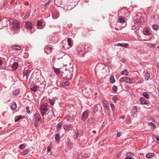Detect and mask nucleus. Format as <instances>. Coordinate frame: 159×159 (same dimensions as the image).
Segmentation results:
<instances>
[{"label":"nucleus","mask_w":159,"mask_h":159,"mask_svg":"<svg viewBox=\"0 0 159 159\" xmlns=\"http://www.w3.org/2000/svg\"><path fill=\"white\" fill-rule=\"evenodd\" d=\"M47 104L41 105L40 111L42 116L45 115L46 112L48 110V109L47 108Z\"/></svg>","instance_id":"f257e3e1"},{"label":"nucleus","mask_w":159,"mask_h":159,"mask_svg":"<svg viewBox=\"0 0 159 159\" xmlns=\"http://www.w3.org/2000/svg\"><path fill=\"white\" fill-rule=\"evenodd\" d=\"M123 81H125L128 83L131 84L134 82V80L131 79L128 77H123L121 78L120 80V82L122 83Z\"/></svg>","instance_id":"f03ea898"},{"label":"nucleus","mask_w":159,"mask_h":159,"mask_svg":"<svg viewBox=\"0 0 159 159\" xmlns=\"http://www.w3.org/2000/svg\"><path fill=\"white\" fill-rule=\"evenodd\" d=\"M134 19L136 22L138 24H140L143 22V19L142 18L141 14H136V16L134 17Z\"/></svg>","instance_id":"7ed1b4c3"},{"label":"nucleus","mask_w":159,"mask_h":159,"mask_svg":"<svg viewBox=\"0 0 159 159\" xmlns=\"http://www.w3.org/2000/svg\"><path fill=\"white\" fill-rule=\"evenodd\" d=\"M12 27L15 30H18L20 28V24L17 20H15L13 21Z\"/></svg>","instance_id":"20e7f679"},{"label":"nucleus","mask_w":159,"mask_h":159,"mask_svg":"<svg viewBox=\"0 0 159 159\" xmlns=\"http://www.w3.org/2000/svg\"><path fill=\"white\" fill-rule=\"evenodd\" d=\"M88 111H86L84 112L82 116V120H85L88 117Z\"/></svg>","instance_id":"39448f33"},{"label":"nucleus","mask_w":159,"mask_h":159,"mask_svg":"<svg viewBox=\"0 0 159 159\" xmlns=\"http://www.w3.org/2000/svg\"><path fill=\"white\" fill-rule=\"evenodd\" d=\"M143 32L145 35H150L151 34L150 30L148 28H145L143 30Z\"/></svg>","instance_id":"423d86ee"},{"label":"nucleus","mask_w":159,"mask_h":159,"mask_svg":"<svg viewBox=\"0 0 159 159\" xmlns=\"http://www.w3.org/2000/svg\"><path fill=\"white\" fill-rule=\"evenodd\" d=\"M44 24L43 20H38L37 24V25L38 26V29H41L42 28L40 27V26L43 25Z\"/></svg>","instance_id":"0eeeda50"},{"label":"nucleus","mask_w":159,"mask_h":159,"mask_svg":"<svg viewBox=\"0 0 159 159\" xmlns=\"http://www.w3.org/2000/svg\"><path fill=\"white\" fill-rule=\"evenodd\" d=\"M26 27L27 29L31 30L33 28V25L32 23L30 22H26L25 24Z\"/></svg>","instance_id":"6e6552de"},{"label":"nucleus","mask_w":159,"mask_h":159,"mask_svg":"<svg viewBox=\"0 0 159 159\" xmlns=\"http://www.w3.org/2000/svg\"><path fill=\"white\" fill-rule=\"evenodd\" d=\"M34 119L36 121L40 122L41 121V119L40 117L39 114L38 113H36L34 115Z\"/></svg>","instance_id":"1a4fd4ad"},{"label":"nucleus","mask_w":159,"mask_h":159,"mask_svg":"<svg viewBox=\"0 0 159 159\" xmlns=\"http://www.w3.org/2000/svg\"><path fill=\"white\" fill-rule=\"evenodd\" d=\"M81 130H77L74 133V136L75 138V139H77L78 138V136L79 135L81 134Z\"/></svg>","instance_id":"9d476101"},{"label":"nucleus","mask_w":159,"mask_h":159,"mask_svg":"<svg viewBox=\"0 0 159 159\" xmlns=\"http://www.w3.org/2000/svg\"><path fill=\"white\" fill-rule=\"evenodd\" d=\"M132 112L135 115L137 112V107L135 106H133L132 107Z\"/></svg>","instance_id":"9b49d317"},{"label":"nucleus","mask_w":159,"mask_h":159,"mask_svg":"<svg viewBox=\"0 0 159 159\" xmlns=\"http://www.w3.org/2000/svg\"><path fill=\"white\" fill-rule=\"evenodd\" d=\"M12 49L16 51H19L21 50V47L19 45H15L12 47Z\"/></svg>","instance_id":"f8f14e48"},{"label":"nucleus","mask_w":159,"mask_h":159,"mask_svg":"<svg viewBox=\"0 0 159 159\" xmlns=\"http://www.w3.org/2000/svg\"><path fill=\"white\" fill-rule=\"evenodd\" d=\"M155 156V154L153 153H149L146 155V157L148 158H151Z\"/></svg>","instance_id":"ddd939ff"},{"label":"nucleus","mask_w":159,"mask_h":159,"mask_svg":"<svg viewBox=\"0 0 159 159\" xmlns=\"http://www.w3.org/2000/svg\"><path fill=\"white\" fill-rule=\"evenodd\" d=\"M116 45L117 46H121L125 48H128L129 46L128 43L122 44L119 43L117 44Z\"/></svg>","instance_id":"4468645a"},{"label":"nucleus","mask_w":159,"mask_h":159,"mask_svg":"<svg viewBox=\"0 0 159 159\" xmlns=\"http://www.w3.org/2000/svg\"><path fill=\"white\" fill-rule=\"evenodd\" d=\"M12 110H15L16 108V103H12L10 106Z\"/></svg>","instance_id":"2eb2a0df"},{"label":"nucleus","mask_w":159,"mask_h":159,"mask_svg":"<svg viewBox=\"0 0 159 159\" xmlns=\"http://www.w3.org/2000/svg\"><path fill=\"white\" fill-rule=\"evenodd\" d=\"M118 20L119 22L120 23H124L125 22L124 17L121 16L119 17Z\"/></svg>","instance_id":"dca6fc26"},{"label":"nucleus","mask_w":159,"mask_h":159,"mask_svg":"<svg viewBox=\"0 0 159 159\" xmlns=\"http://www.w3.org/2000/svg\"><path fill=\"white\" fill-rule=\"evenodd\" d=\"M18 63L17 62H14L12 66V68L13 69V70H16L18 67Z\"/></svg>","instance_id":"f3484780"},{"label":"nucleus","mask_w":159,"mask_h":159,"mask_svg":"<svg viewBox=\"0 0 159 159\" xmlns=\"http://www.w3.org/2000/svg\"><path fill=\"white\" fill-rule=\"evenodd\" d=\"M121 75H124L125 76H127L128 75V72L126 69H125L123 71L121 72Z\"/></svg>","instance_id":"a211bd4d"},{"label":"nucleus","mask_w":159,"mask_h":159,"mask_svg":"<svg viewBox=\"0 0 159 159\" xmlns=\"http://www.w3.org/2000/svg\"><path fill=\"white\" fill-rule=\"evenodd\" d=\"M140 103L142 104H146L147 105L148 103V101H147L146 100H139Z\"/></svg>","instance_id":"6ab92c4d"},{"label":"nucleus","mask_w":159,"mask_h":159,"mask_svg":"<svg viewBox=\"0 0 159 159\" xmlns=\"http://www.w3.org/2000/svg\"><path fill=\"white\" fill-rule=\"evenodd\" d=\"M150 74L149 73H146L144 75V78L146 80H148L150 77Z\"/></svg>","instance_id":"aec40b11"},{"label":"nucleus","mask_w":159,"mask_h":159,"mask_svg":"<svg viewBox=\"0 0 159 159\" xmlns=\"http://www.w3.org/2000/svg\"><path fill=\"white\" fill-rule=\"evenodd\" d=\"M30 89L33 91H35L37 90V87L35 85H33L31 86Z\"/></svg>","instance_id":"412c9836"},{"label":"nucleus","mask_w":159,"mask_h":159,"mask_svg":"<svg viewBox=\"0 0 159 159\" xmlns=\"http://www.w3.org/2000/svg\"><path fill=\"white\" fill-rule=\"evenodd\" d=\"M54 70L56 74H58L60 72V70L59 68H54L53 69Z\"/></svg>","instance_id":"4be33fe9"},{"label":"nucleus","mask_w":159,"mask_h":159,"mask_svg":"<svg viewBox=\"0 0 159 159\" xmlns=\"http://www.w3.org/2000/svg\"><path fill=\"white\" fill-rule=\"evenodd\" d=\"M110 80L111 83H113L115 81L114 77L113 75H112L110 77Z\"/></svg>","instance_id":"5701e85b"},{"label":"nucleus","mask_w":159,"mask_h":159,"mask_svg":"<svg viewBox=\"0 0 159 159\" xmlns=\"http://www.w3.org/2000/svg\"><path fill=\"white\" fill-rule=\"evenodd\" d=\"M20 91L19 89H16L13 91V93L14 95H18L20 93Z\"/></svg>","instance_id":"b1692460"},{"label":"nucleus","mask_w":159,"mask_h":159,"mask_svg":"<svg viewBox=\"0 0 159 159\" xmlns=\"http://www.w3.org/2000/svg\"><path fill=\"white\" fill-rule=\"evenodd\" d=\"M143 95L146 98H149V95L146 92H144L143 94Z\"/></svg>","instance_id":"393cba45"},{"label":"nucleus","mask_w":159,"mask_h":159,"mask_svg":"<svg viewBox=\"0 0 159 159\" xmlns=\"http://www.w3.org/2000/svg\"><path fill=\"white\" fill-rule=\"evenodd\" d=\"M133 155L134 154L132 152H128L126 154V157H133Z\"/></svg>","instance_id":"a878e982"},{"label":"nucleus","mask_w":159,"mask_h":159,"mask_svg":"<svg viewBox=\"0 0 159 159\" xmlns=\"http://www.w3.org/2000/svg\"><path fill=\"white\" fill-rule=\"evenodd\" d=\"M55 139L57 141H59L60 137L58 134H57L55 136Z\"/></svg>","instance_id":"bb28decb"},{"label":"nucleus","mask_w":159,"mask_h":159,"mask_svg":"<svg viewBox=\"0 0 159 159\" xmlns=\"http://www.w3.org/2000/svg\"><path fill=\"white\" fill-rule=\"evenodd\" d=\"M62 125V123H59L57 125V129H59L61 127Z\"/></svg>","instance_id":"cd10ccee"},{"label":"nucleus","mask_w":159,"mask_h":159,"mask_svg":"<svg viewBox=\"0 0 159 159\" xmlns=\"http://www.w3.org/2000/svg\"><path fill=\"white\" fill-rule=\"evenodd\" d=\"M25 144H24L19 145V148L21 149H24L25 148Z\"/></svg>","instance_id":"c85d7f7f"},{"label":"nucleus","mask_w":159,"mask_h":159,"mask_svg":"<svg viewBox=\"0 0 159 159\" xmlns=\"http://www.w3.org/2000/svg\"><path fill=\"white\" fill-rule=\"evenodd\" d=\"M16 117L15 119V121L16 122H18L22 118V117L21 115L19 116L16 119Z\"/></svg>","instance_id":"c756f323"},{"label":"nucleus","mask_w":159,"mask_h":159,"mask_svg":"<svg viewBox=\"0 0 159 159\" xmlns=\"http://www.w3.org/2000/svg\"><path fill=\"white\" fill-rule=\"evenodd\" d=\"M88 121L89 123H91V124H92L93 123L94 120L93 118H89V119Z\"/></svg>","instance_id":"7c9ffc66"},{"label":"nucleus","mask_w":159,"mask_h":159,"mask_svg":"<svg viewBox=\"0 0 159 159\" xmlns=\"http://www.w3.org/2000/svg\"><path fill=\"white\" fill-rule=\"evenodd\" d=\"M159 27L157 25H154L152 26V28L154 30H157L159 28Z\"/></svg>","instance_id":"2f4dec72"},{"label":"nucleus","mask_w":159,"mask_h":159,"mask_svg":"<svg viewBox=\"0 0 159 159\" xmlns=\"http://www.w3.org/2000/svg\"><path fill=\"white\" fill-rule=\"evenodd\" d=\"M46 49H48V50H49V52L50 53H51L52 52V47H50L49 46H48L47 47Z\"/></svg>","instance_id":"473e14b6"},{"label":"nucleus","mask_w":159,"mask_h":159,"mask_svg":"<svg viewBox=\"0 0 159 159\" xmlns=\"http://www.w3.org/2000/svg\"><path fill=\"white\" fill-rule=\"evenodd\" d=\"M93 110L95 112L98 111V107L97 105H95L94 106Z\"/></svg>","instance_id":"72a5a7b5"},{"label":"nucleus","mask_w":159,"mask_h":159,"mask_svg":"<svg viewBox=\"0 0 159 159\" xmlns=\"http://www.w3.org/2000/svg\"><path fill=\"white\" fill-rule=\"evenodd\" d=\"M67 42H68V44L70 46H72L71 43V39L70 38H68Z\"/></svg>","instance_id":"f704fd0d"},{"label":"nucleus","mask_w":159,"mask_h":159,"mask_svg":"<svg viewBox=\"0 0 159 159\" xmlns=\"http://www.w3.org/2000/svg\"><path fill=\"white\" fill-rule=\"evenodd\" d=\"M28 151L26 150H24L23 152L21 153L22 155H25L27 154Z\"/></svg>","instance_id":"c9c22d12"},{"label":"nucleus","mask_w":159,"mask_h":159,"mask_svg":"<svg viewBox=\"0 0 159 159\" xmlns=\"http://www.w3.org/2000/svg\"><path fill=\"white\" fill-rule=\"evenodd\" d=\"M117 87L115 85L113 86L112 88V90L115 92H116L117 90Z\"/></svg>","instance_id":"e433bc0d"},{"label":"nucleus","mask_w":159,"mask_h":159,"mask_svg":"<svg viewBox=\"0 0 159 159\" xmlns=\"http://www.w3.org/2000/svg\"><path fill=\"white\" fill-rule=\"evenodd\" d=\"M70 128V126L69 125H67L65 126L64 127V129L66 130H69V129Z\"/></svg>","instance_id":"4c0bfd02"},{"label":"nucleus","mask_w":159,"mask_h":159,"mask_svg":"<svg viewBox=\"0 0 159 159\" xmlns=\"http://www.w3.org/2000/svg\"><path fill=\"white\" fill-rule=\"evenodd\" d=\"M51 147L50 146H49L47 148V152L48 153L49 152L51 151Z\"/></svg>","instance_id":"58836bf2"},{"label":"nucleus","mask_w":159,"mask_h":159,"mask_svg":"<svg viewBox=\"0 0 159 159\" xmlns=\"http://www.w3.org/2000/svg\"><path fill=\"white\" fill-rule=\"evenodd\" d=\"M68 120L70 122H73L74 120V119L71 117H69L68 118Z\"/></svg>","instance_id":"ea45409f"},{"label":"nucleus","mask_w":159,"mask_h":159,"mask_svg":"<svg viewBox=\"0 0 159 159\" xmlns=\"http://www.w3.org/2000/svg\"><path fill=\"white\" fill-rule=\"evenodd\" d=\"M148 46H150L152 47H154L155 45L153 43H149V44Z\"/></svg>","instance_id":"a19ab883"},{"label":"nucleus","mask_w":159,"mask_h":159,"mask_svg":"<svg viewBox=\"0 0 159 159\" xmlns=\"http://www.w3.org/2000/svg\"><path fill=\"white\" fill-rule=\"evenodd\" d=\"M110 105H111V109H112V110H113V109L114 108V104L111 103Z\"/></svg>","instance_id":"79ce46f5"},{"label":"nucleus","mask_w":159,"mask_h":159,"mask_svg":"<svg viewBox=\"0 0 159 159\" xmlns=\"http://www.w3.org/2000/svg\"><path fill=\"white\" fill-rule=\"evenodd\" d=\"M121 134V132H118L117 134V137H120V136Z\"/></svg>","instance_id":"37998d69"},{"label":"nucleus","mask_w":159,"mask_h":159,"mask_svg":"<svg viewBox=\"0 0 159 159\" xmlns=\"http://www.w3.org/2000/svg\"><path fill=\"white\" fill-rule=\"evenodd\" d=\"M49 100L50 102L51 105H53L54 104V102H53V101L52 100Z\"/></svg>","instance_id":"c03bdc74"},{"label":"nucleus","mask_w":159,"mask_h":159,"mask_svg":"<svg viewBox=\"0 0 159 159\" xmlns=\"http://www.w3.org/2000/svg\"><path fill=\"white\" fill-rule=\"evenodd\" d=\"M69 84V82L68 81H66L65 82V84L66 85H68Z\"/></svg>","instance_id":"a18cd8bd"},{"label":"nucleus","mask_w":159,"mask_h":159,"mask_svg":"<svg viewBox=\"0 0 159 159\" xmlns=\"http://www.w3.org/2000/svg\"><path fill=\"white\" fill-rule=\"evenodd\" d=\"M155 137L156 140L157 141H159V137H158L157 136H156Z\"/></svg>","instance_id":"49530a36"},{"label":"nucleus","mask_w":159,"mask_h":159,"mask_svg":"<svg viewBox=\"0 0 159 159\" xmlns=\"http://www.w3.org/2000/svg\"><path fill=\"white\" fill-rule=\"evenodd\" d=\"M125 159H134V158L131 157H126Z\"/></svg>","instance_id":"de8ad7c7"},{"label":"nucleus","mask_w":159,"mask_h":159,"mask_svg":"<svg viewBox=\"0 0 159 159\" xmlns=\"http://www.w3.org/2000/svg\"><path fill=\"white\" fill-rule=\"evenodd\" d=\"M112 99H117V98L116 96H115L113 97Z\"/></svg>","instance_id":"09e8293b"},{"label":"nucleus","mask_w":159,"mask_h":159,"mask_svg":"<svg viewBox=\"0 0 159 159\" xmlns=\"http://www.w3.org/2000/svg\"><path fill=\"white\" fill-rule=\"evenodd\" d=\"M3 63V62L2 60L0 59V66Z\"/></svg>","instance_id":"8fccbe9b"},{"label":"nucleus","mask_w":159,"mask_h":159,"mask_svg":"<svg viewBox=\"0 0 159 159\" xmlns=\"http://www.w3.org/2000/svg\"><path fill=\"white\" fill-rule=\"evenodd\" d=\"M125 116H121L120 117V118H121V119H125Z\"/></svg>","instance_id":"3c124183"},{"label":"nucleus","mask_w":159,"mask_h":159,"mask_svg":"<svg viewBox=\"0 0 159 159\" xmlns=\"http://www.w3.org/2000/svg\"><path fill=\"white\" fill-rule=\"evenodd\" d=\"M26 110H29V107L28 106H27L26 107Z\"/></svg>","instance_id":"603ef678"},{"label":"nucleus","mask_w":159,"mask_h":159,"mask_svg":"<svg viewBox=\"0 0 159 159\" xmlns=\"http://www.w3.org/2000/svg\"><path fill=\"white\" fill-rule=\"evenodd\" d=\"M30 110H27V113L28 114H29L30 113Z\"/></svg>","instance_id":"864d4df0"},{"label":"nucleus","mask_w":159,"mask_h":159,"mask_svg":"<svg viewBox=\"0 0 159 159\" xmlns=\"http://www.w3.org/2000/svg\"><path fill=\"white\" fill-rule=\"evenodd\" d=\"M92 132L93 133H95L96 132V131L94 130H93L92 131Z\"/></svg>","instance_id":"5fc2aeb1"},{"label":"nucleus","mask_w":159,"mask_h":159,"mask_svg":"<svg viewBox=\"0 0 159 159\" xmlns=\"http://www.w3.org/2000/svg\"><path fill=\"white\" fill-rule=\"evenodd\" d=\"M125 61H126V60H125V59H123L122 60V62H125Z\"/></svg>","instance_id":"6e6d98bb"},{"label":"nucleus","mask_w":159,"mask_h":159,"mask_svg":"<svg viewBox=\"0 0 159 159\" xmlns=\"http://www.w3.org/2000/svg\"><path fill=\"white\" fill-rule=\"evenodd\" d=\"M140 99H144V98L143 97H141V98H140Z\"/></svg>","instance_id":"4d7b16f0"},{"label":"nucleus","mask_w":159,"mask_h":159,"mask_svg":"<svg viewBox=\"0 0 159 159\" xmlns=\"http://www.w3.org/2000/svg\"><path fill=\"white\" fill-rule=\"evenodd\" d=\"M48 4V3H47L46 4H45V5H47Z\"/></svg>","instance_id":"13d9d810"},{"label":"nucleus","mask_w":159,"mask_h":159,"mask_svg":"<svg viewBox=\"0 0 159 159\" xmlns=\"http://www.w3.org/2000/svg\"><path fill=\"white\" fill-rule=\"evenodd\" d=\"M153 125H154V124L152 123V126Z\"/></svg>","instance_id":"bf43d9fd"},{"label":"nucleus","mask_w":159,"mask_h":159,"mask_svg":"<svg viewBox=\"0 0 159 159\" xmlns=\"http://www.w3.org/2000/svg\"><path fill=\"white\" fill-rule=\"evenodd\" d=\"M1 20V17H0V21Z\"/></svg>","instance_id":"052dcab7"}]
</instances>
